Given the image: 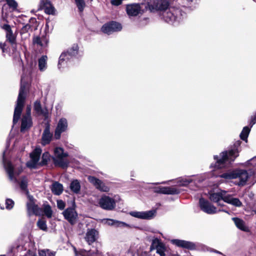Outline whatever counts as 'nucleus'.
<instances>
[{
	"label": "nucleus",
	"instance_id": "nucleus-1",
	"mask_svg": "<svg viewBox=\"0 0 256 256\" xmlns=\"http://www.w3.org/2000/svg\"><path fill=\"white\" fill-rule=\"evenodd\" d=\"M29 92L28 82L21 83L17 98V122L20 120V131L24 133L28 131L33 126L32 116V107L30 104L26 106V111L22 114L25 105L26 94Z\"/></svg>",
	"mask_w": 256,
	"mask_h": 256
},
{
	"label": "nucleus",
	"instance_id": "nucleus-2",
	"mask_svg": "<svg viewBox=\"0 0 256 256\" xmlns=\"http://www.w3.org/2000/svg\"><path fill=\"white\" fill-rule=\"evenodd\" d=\"M241 144L242 142L238 140L235 142L228 150H225L220 153V158L218 156H214V158L216 162L214 164H212L210 166L214 170H216L224 168L227 165L231 164L239 156V152L241 150Z\"/></svg>",
	"mask_w": 256,
	"mask_h": 256
},
{
	"label": "nucleus",
	"instance_id": "nucleus-3",
	"mask_svg": "<svg viewBox=\"0 0 256 256\" xmlns=\"http://www.w3.org/2000/svg\"><path fill=\"white\" fill-rule=\"evenodd\" d=\"M184 13V12L180 8H170L168 10L163 12L162 14H160V16L166 22L172 24L174 22L182 19Z\"/></svg>",
	"mask_w": 256,
	"mask_h": 256
},
{
	"label": "nucleus",
	"instance_id": "nucleus-4",
	"mask_svg": "<svg viewBox=\"0 0 256 256\" xmlns=\"http://www.w3.org/2000/svg\"><path fill=\"white\" fill-rule=\"evenodd\" d=\"M220 176L228 180L238 178L240 179L238 185L242 186L246 184L249 177L247 171L244 170H236L229 172H224L221 174Z\"/></svg>",
	"mask_w": 256,
	"mask_h": 256
},
{
	"label": "nucleus",
	"instance_id": "nucleus-5",
	"mask_svg": "<svg viewBox=\"0 0 256 256\" xmlns=\"http://www.w3.org/2000/svg\"><path fill=\"white\" fill-rule=\"evenodd\" d=\"M78 52L79 47L78 44H74L66 51L62 52L59 58L58 65V68L64 66L70 59L76 57L78 54Z\"/></svg>",
	"mask_w": 256,
	"mask_h": 256
},
{
	"label": "nucleus",
	"instance_id": "nucleus-6",
	"mask_svg": "<svg viewBox=\"0 0 256 256\" xmlns=\"http://www.w3.org/2000/svg\"><path fill=\"white\" fill-rule=\"evenodd\" d=\"M169 248L163 242L162 240L158 238H154L150 245V251L156 250V254L160 256H167L168 254Z\"/></svg>",
	"mask_w": 256,
	"mask_h": 256
},
{
	"label": "nucleus",
	"instance_id": "nucleus-7",
	"mask_svg": "<svg viewBox=\"0 0 256 256\" xmlns=\"http://www.w3.org/2000/svg\"><path fill=\"white\" fill-rule=\"evenodd\" d=\"M122 28V24L118 22L111 20L104 24L101 28V30L107 34L120 31Z\"/></svg>",
	"mask_w": 256,
	"mask_h": 256
},
{
	"label": "nucleus",
	"instance_id": "nucleus-8",
	"mask_svg": "<svg viewBox=\"0 0 256 256\" xmlns=\"http://www.w3.org/2000/svg\"><path fill=\"white\" fill-rule=\"evenodd\" d=\"M199 205L200 210L208 214H214L217 212L216 207L203 198H200Z\"/></svg>",
	"mask_w": 256,
	"mask_h": 256
},
{
	"label": "nucleus",
	"instance_id": "nucleus-9",
	"mask_svg": "<svg viewBox=\"0 0 256 256\" xmlns=\"http://www.w3.org/2000/svg\"><path fill=\"white\" fill-rule=\"evenodd\" d=\"M99 204L102 209L111 210L114 208L116 202L114 198L107 196H104L100 198Z\"/></svg>",
	"mask_w": 256,
	"mask_h": 256
},
{
	"label": "nucleus",
	"instance_id": "nucleus-10",
	"mask_svg": "<svg viewBox=\"0 0 256 256\" xmlns=\"http://www.w3.org/2000/svg\"><path fill=\"white\" fill-rule=\"evenodd\" d=\"M154 192L157 194H178L180 193V190L172 186H157L154 189Z\"/></svg>",
	"mask_w": 256,
	"mask_h": 256
},
{
	"label": "nucleus",
	"instance_id": "nucleus-11",
	"mask_svg": "<svg viewBox=\"0 0 256 256\" xmlns=\"http://www.w3.org/2000/svg\"><path fill=\"white\" fill-rule=\"evenodd\" d=\"M99 238V232L95 228H88L84 237L85 240L89 245L98 241Z\"/></svg>",
	"mask_w": 256,
	"mask_h": 256
},
{
	"label": "nucleus",
	"instance_id": "nucleus-12",
	"mask_svg": "<svg viewBox=\"0 0 256 256\" xmlns=\"http://www.w3.org/2000/svg\"><path fill=\"white\" fill-rule=\"evenodd\" d=\"M171 242L172 244L176 245L178 247L188 249V250H192L196 249V244L191 242L178 239H174L171 240Z\"/></svg>",
	"mask_w": 256,
	"mask_h": 256
},
{
	"label": "nucleus",
	"instance_id": "nucleus-13",
	"mask_svg": "<svg viewBox=\"0 0 256 256\" xmlns=\"http://www.w3.org/2000/svg\"><path fill=\"white\" fill-rule=\"evenodd\" d=\"M62 214L64 218L67 220L72 225L76 223V220L77 218V213L74 210L69 207L66 208L63 212Z\"/></svg>",
	"mask_w": 256,
	"mask_h": 256
},
{
	"label": "nucleus",
	"instance_id": "nucleus-14",
	"mask_svg": "<svg viewBox=\"0 0 256 256\" xmlns=\"http://www.w3.org/2000/svg\"><path fill=\"white\" fill-rule=\"evenodd\" d=\"M88 180L96 189L102 192L108 191V188L98 178L90 176L88 177Z\"/></svg>",
	"mask_w": 256,
	"mask_h": 256
},
{
	"label": "nucleus",
	"instance_id": "nucleus-15",
	"mask_svg": "<svg viewBox=\"0 0 256 256\" xmlns=\"http://www.w3.org/2000/svg\"><path fill=\"white\" fill-rule=\"evenodd\" d=\"M88 180L96 189L102 192L108 191V188L98 178L90 176L88 177Z\"/></svg>",
	"mask_w": 256,
	"mask_h": 256
},
{
	"label": "nucleus",
	"instance_id": "nucleus-16",
	"mask_svg": "<svg viewBox=\"0 0 256 256\" xmlns=\"http://www.w3.org/2000/svg\"><path fill=\"white\" fill-rule=\"evenodd\" d=\"M88 180L96 189L102 192L108 191V188L98 178L90 176L88 177Z\"/></svg>",
	"mask_w": 256,
	"mask_h": 256
},
{
	"label": "nucleus",
	"instance_id": "nucleus-17",
	"mask_svg": "<svg viewBox=\"0 0 256 256\" xmlns=\"http://www.w3.org/2000/svg\"><path fill=\"white\" fill-rule=\"evenodd\" d=\"M3 161L4 166L7 172L9 180L14 182H16V178L15 176L14 167L12 165L11 163L6 161L4 158V152L3 155Z\"/></svg>",
	"mask_w": 256,
	"mask_h": 256
},
{
	"label": "nucleus",
	"instance_id": "nucleus-18",
	"mask_svg": "<svg viewBox=\"0 0 256 256\" xmlns=\"http://www.w3.org/2000/svg\"><path fill=\"white\" fill-rule=\"evenodd\" d=\"M226 192L225 190H221L220 192H214L212 191H210L208 192L209 194V199L210 201L216 202L218 204V206H222L223 204H221L220 203V200H223L224 201Z\"/></svg>",
	"mask_w": 256,
	"mask_h": 256
},
{
	"label": "nucleus",
	"instance_id": "nucleus-19",
	"mask_svg": "<svg viewBox=\"0 0 256 256\" xmlns=\"http://www.w3.org/2000/svg\"><path fill=\"white\" fill-rule=\"evenodd\" d=\"M52 135L50 132V121H48L46 124V128L44 130L42 137V144L46 146L49 144L52 138Z\"/></svg>",
	"mask_w": 256,
	"mask_h": 256
},
{
	"label": "nucleus",
	"instance_id": "nucleus-20",
	"mask_svg": "<svg viewBox=\"0 0 256 256\" xmlns=\"http://www.w3.org/2000/svg\"><path fill=\"white\" fill-rule=\"evenodd\" d=\"M170 0H160L152 6V8L160 11V14H162L163 12L166 11L167 9L170 8Z\"/></svg>",
	"mask_w": 256,
	"mask_h": 256
},
{
	"label": "nucleus",
	"instance_id": "nucleus-21",
	"mask_svg": "<svg viewBox=\"0 0 256 256\" xmlns=\"http://www.w3.org/2000/svg\"><path fill=\"white\" fill-rule=\"evenodd\" d=\"M28 180L26 176H22L19 180H17V184L18 185L21 192L23 194H28Z\"/></svg>",
	"mask_w": 256,
	"mask_h": 256
},
{
	"label": "nucleus",
	"instance_id": "nucleus-22",
	"mask_svg": "<svg viewBox=\"0 0 256 256\" xmlns=\"http://www.w3.org/2000/svg\"><path fill=\"white\" fill-rule=\"evenodd\" d=\"M48 36L47 35L46 33H44V34L41 36H37L33 38L32 42L34 44H37L41 47H46L48 46Z\"/></svg>",
	"mask_w": 256,
	"mask_h": 256
},
{
	"label": "nucleus",
	"instance_id": "nucleus-23",
	"mask_svg": "<svg viewBox=\"0 0 256 256\" xmlns=\"http://www.w3.org/2000/svg\"><path fill=\"white\" fill-rule=\"evenodd\" d=\"M26 208L30 216H40L42 214V208H39L36 203L26 204Z\"/></svg>",
	"mask_w": 256,
	"mask_h": 256
},
{
	"label": "nucleus",
	"instance_id": "nucleus-24",
	"mask_svg": "<svg viewBox=\"0 0 256 256\" xmlns=\"http://www.w3.org/2000/svg\"><path fill=\"white\" fill-rule=\"evenodd\" d=\"M130 215L134 217L141 219H150L154 215V212L150 210L144 212H132L130 213Z\"/></svg>",
	"mask_w": 256,
	"mask_h": 256
},
{
	"label": "nucleus",
	"instance_id": "nucleus-25",
	"mask_svg": "<svg viewBox=\"0 0 256 256\" xmlns=\"http://www.w3.org/2000/svg\"><path fill=\"white\" fill-rule=\"evenodd\" d=\"M140 10V6L138 4H128L126 7L127 14L129 16H136Z\"/></svg>",
	"mask_w": 256,
	"mask_h": 256
},
{
	"label": "nucleus",
	"instance_id": "nucleus-26",
	"mask_svg": "<svg viewBox=\"0 0 256 256\" xmlns=\"http://www.w3.org/2000/svg\"><path fill=\"white\" fill-rule=\"evenodd\" d=\"M40 7L42 9H44L47 14H53L54 12V8L50 0H41Z\"/></svg>",
	"mask_w": 256,
	"mask_h": 256
},
{
	"label": "nucleus",
	"instance_id": "nucleus-27",
	"mask_svg": "<svg viewBox=\"0 0 256 256\" xmlns=\"http://www.w3.org/2000/svg\"><path fill=\"white\" fill-rule=\"evenodd\" d=\"M232 220L238 229L245 232H250L248 227L246 226L245 222L242 219L234 217L232 218Z\"/></svg>",
	"mask_w": 256,
	"mask_h": 256
},
{
	"label": "nucleus",
	"instance_id": "nucleus-28",
	"mask_svg": "<svg viewBox=\"0 0 256 256\" xmlns=\"http://www.w3.org/2000/svg\"><path fill=\"white\" fill-rule=\"evenodd\" d=\"M52 160L54 164L56 166L60 167L63 169H66L69 166V161L68 160H64L63 158H58L52 157Z\"/></svg>",
	"mask_w": 256,
	"mask_h": 256
},
{
	"label": "nucleus",
	"instance_id": "nucleus-29",
	"mask_svg": "<svg viewBox=\"0 0 256 256\" xmlns=\"http://www.w3.org/2000/svg\"><path fill=\"white\" fill-rule=\"evenodd\" d=\"M224 202L238 207L242 206V202L238 198H232L230 195L226 196Z\"/></svg>",
	"mask_w": 256,
	"mask_h": 256
},
{
	"label": "nucleus",
	"instance_id": "nucleus-30",
	"mask_svg": "<svg viewBox=\"0 0 256 256\" xmlns=\"http://www.w3.org/2000/svg\"><path fill=\"white\" fill-rule=\"evenodd\" d=\"M51 190L54 194L59 196L63 192V186L60 182H55L52 184Z\"/></svg>",
	"mask_w": 256,
	"mask_h": 256
},
{
	"label": "nucleus",
	"instance_id": "nucleus-31",
	"mask_svg": "<svg viewBox=\"0 0 256 256\" xmlns=\"http://www.w3.org/2000/svg\"><path fill=\"white\" fill-rule=\"evenodd\" d=\"M4 28L6 31V38L12 44H15V36L12 35L11 28L9 25L5 24L3 26Z\"/></svg>",
	"mask_w": 256,
	"mask_h": 256
},
{
	"label": "nucleus",
	"instance_id": "nucleus-32",
	"mask_svg": "<svg viewBox=\"0 0 256 256\" xmlns=\"http://www.w3.org/2000/svg\"><path fill=\"white\" fill-rule=\"evenodd\" d=\"M42 149L36 147L30 154V159L38 162L42 154Z\"/></svg>",
	"mask_w": 256,
	"mask_h": 256
},
{
	"label": "nucleus",
	"instance_id": "nucleus-33",
	"mask_svg": "<svg viewBox=\"0 0 256 256\" xmlns=\"http://www.w3.org/2000/svg\"><path fill=\"white\" fill-rule=\"evenodd\" d=\"M70 189L74 193L79 194L80 190V184L78 180H72L70 184Z\"/></svg>",
	"mask_w": 256,
	"mask_h": 256
},
{
	"label": "nucleus",
	"instance_id": "nucleus-34",
	"mask_svg": "<svg viewBox=\"0 0 256 256\" xmlns=\"http://www.w3.org/2000/svg\"><path fill=\"white\" fill-rule=\"evenodd\" d=\"M67 128H68L67 120L65 118H61L59 120L56 128L64 132L66 130Z\"/></svg>",
	"mask_w": 256,
	"mask_h": 256
},
{
	"label": "nucleus",
	"instance_id": "nucleus-35",
	"mask_svg": "<svg viewBox=\"0 0 256 256\" xmlns=\"http://www.w3.org/2000/svg\"><path fill=\"white\" fill-rule=\"evenodd\" d=\"M50 155L48 152H45L42 154V160L39 162L38 166H46L50 160Z\"/></svg>",
	"mask_w": 256,
	"mask_h": 256
},
{
	"label": "nucleus",
	"instance_id": "nucleus-36",
	"mask_svg": "<svg viewBox=\"0 0 256 256\" xmlns=\"http://www.w3.org/2000/svg\"><path fill=\"white\" fill-rule=\"evenodd\" d=\"M42 212L48 218H51L52 216V208L48 204H44L42 206Z\"/></svg>",
	"mask_w": 256,
	"mask_h": 256
},
{
	"label": "nucleus",
	"instance_id": "nucleus-37",
	"mask_svg": "<svg viewBox=\"0 0 256 256\" xmlns=\"http://www.w3.org/2000/svg\"><path fill=\"white\" fill-rule=\"evenodd\" d=\"M47 58H48L46 56H42L40 58H39L38 68L40 71H44L46 68Z\"/></svg>",
	"mask_w": 256,
	"mask_h": 256
},
{
	"label": "nucleus",
	"instance_id": "nucleus-38",
	"mask_svg": "<svg viewBox=\"0 0 256 256\" xmlns=\"http://www.w3.org/2000/svg\"><path fill=\"white\" fill-rule=\"evenodd\" d=\"M250 127L248 126H246L243 128L240 135L241 140L247 142L248 138L250 134Z\"/></svg>",
	"mask_w": 256,
	"mask_h": 256
},
{
	"label": "nucleus",
	"instance_id": "nucleus-39",
	"mask_svg": "<svg viewBox=\"0 0 256 256\" xmlns=\"http://www.w3.org/2000/svg\"><path fill=\"white\" fill-rule=\"evenodd\" d=\"M37 226L38 228L44 231L48 230L46 222L44 218L40 219L37 222Z\"/></svg>",
	"mask_w": 256,
	"mask_h": 256
},
{
	"label": "nucleus",
	"instance_id": "nucleus-40",
	"mask_svg": "<svg viewBox=\"0 0 256 256\" xmlns=\"http://www.w3.org/2000/svg\"><path fill=\"white\" fill-rule=\"evenodd\" d=\"M75 3L80 12H83L86 6V3L84 0H74Z\"/></svg>",
	"mask_w": 256,
	"mask_h": 256
},
{
	"label": "nucleus",
	"instance_id": "nucleus-41",
	"mask_svg": "<svg viewBox=\"0 0 256 256\" xmlns=\"http://www.w3.org/2000/svg\"><path fill=\"white\" fill-rule=\"evenodd\" d=\"M34 109L38 114L44 110L42 108L40 100H36L34 102Z\"/></svg>",
	"mask_w": 256,
	"mask_h": 256
},
{
	"label": "nucleus",
	"instance_id": "nucleus-42",
	"mask_svg": "<svg viewBox=\"0 0 256 256\" xmlns=\"http://www.w3.org/2000/svg\"><path fill=\"white\" fill-rule=\"evenodd\" d=\"M30 26L31 31L37 29L38 26V22L36 18H32L28 20Z\"/></svg>",
	"mask_w": 256,
	"mask_h": 256
},
{
	"label": "nucleus",
	"instance_id": "nucleus-43",
	"mask_svg": "<svg viewBox=\"0 0 256 256\" xmlns=\"http://www.w3.org/2000/svg\"><path fill=\"white\" fill-rule=\"evenodd\" d=\"M38 162L34 161L32 159L28 162L26 164V166L28 168L31 169H36L38 168Z\"/></svg>",
	"mask_w": 256,
	"mask_h": 256
},
{
	"label": "nucleus",
	"instance_id": "nucleus-44",
	"mask_svg": "<svg viewBox=\"0 0 256 256\" xmlns=\"http://www.w3.org/2000/svg\"><path fill=\"white\" fill-rule=\"evenodd\" d=\"M5 204L6 208L7 210H10L14 207V202L11 199L8 198L6 200Z\"/></svg>",
	"mask_w": 256,
	"mask_h": 256
},
{
	"label": "nucleus",
	"instance_id": "nucleus-45",
	"mask_svg": "<svg viewBox=\"0 0 256 256\" xmlns=\"http://www.w3.org/2000/svg\"><path fill=\"white\" fill-rule=\"evenodd\" d=\"M29 30H31L30 26V24H26L24 26H23L22 28H21L20 34H25L28 32Z\"/></svg>",
	"mask_w": 256,
	"mask_h": 256
},
{
	"label": "nucleus",
	"instance_id": "nucleus-46",
	"mask_svg": "<svg viewBox=\"0 0 256 256\" xmlns=\"http://www.w3.org/2000/svg\"><path fill=\"white\" fill-rule=\"evenodd\" d=\"M66 206V203L62 200H57V207L58 209L62 210Z\"/></svg>",
	"mask_w": 256,
	"mask_h": 256
},
{
	"label": "nucleus",
	"instance_id": "nucleus-47",
	"mask_svg": "<svg viewBox=\"0 0 256 256\" xmlns=\"http://www.w3.org/2000/svg\"><path fill=\"white\" fill-rule=\"evenodd\" d=\"M64 151V148L60 147H56L54 148V154L55 156L56 157V158H58V155H61V152Z\"/></svg>",
	"mask_w": 256,
	"mask_h": 256
},
{
	"label": "nucleus",
	"instance_id": "nucleus-48",
	"mask_svg": "<svg viewBox=\"0 0 256 256\" xmlns=\"http://www.w3.org/2000/svg\"><path fill=\"white\" fill-rule=\"evenodd\" d=\"M39 114L42 115L44 117V120L46 121H50V120H48L49 118V114H48V110L46 108L42 112Z\"/></svg>",
	"mask_w": 256,
	"mask_h": 256
},
{
	"label": "nucleus",
	"instance_id": "nucleus-49",
	"mask_svg": "<svg viewBox=\"0 0 256 256\" xmlns=\"http://www.w3.org/2000/svg\"><path fill=\"white\" fill-rule=\"evenodd\" d=\"M27 196L28 198V202L26 204H34L36 202V200L34 198L33 196L30 194V192L28 191V194H24Z\"/></svg>",
	"mask_w": 256,
	"mask_h": 256
},
{
	"label": "nucleus",
	"instance_id": "nucleus-50",
	"mask_svg": "<svg viewBox=\"0 0 256 256\" xmlns=\"http://www.w3.org/2000/svg\"><path fill=\"white\" fill-rule=\"evenodd\" d=\"M63 132L62 130H57L56 128L54 132V138L56 140H59L60 138L61 134Z\"/></svg>",
	"mask_w": 256,
	"mask_h": 256
},
{
	"label": "nucleus",
	"instance_id": "nucleus-51",
	"mask_svg": "<svg viewBox=\"0 0 256 256\" xmlns=\"http://www.w3.org/2000/svg\"><path fill=\"white\" fill-rule=\"evenodd\" d=\"M8 4L12 8V9L14 10L16 8V2L14 0H6Z\"/></svg>",
	"mask_w": 256,
	"mask_h": 256
},
{
	"label": "nucleus",
	"instance_id": "nucleus-52",
	"mask_svg": "<svg viewBox=\"0 0 256 256\" xmlns=\"http://www.w3.org/2000/svg\"><path fill=\"white\" fill-rule=\"evenodd\" d=\"M256 123V112L255 113L254 116H252L249 125H250V128H252Z\"/></svg>",
	"mask_w": 256,
	"mask_h": 256
},
{
	"label": "nucleus",
	"instance_id": "nucleus-53",
	"mask_svg": "<svg viewBox=\"0 0 256 256\" xmlns=\"http://www.w3.org/2000/svg\"><path fill=\"white\" fill-rule=\"evenodd\" d=\"M122 0H111L110 3L112 5L115 6H118L122 3Z\"/></svg>",
	"mask_w": 256,
	"mask_h": 256
},
{
	"label": "nucleus",
	"instance_id": "nucleus-54",
	"mask_svg": "<svg viewBox=\"0 0 256 256\" xmlns=\"http://www.w3.org/2000/svg\"><path fill=\"white\" fill-rule=\"evenodd\" d=\"M111 221H112V224H114V223H116V224H118L117 225L118 226H128V224H126V223L124 222H120L118 221H114L113 220H110Z\"/></svg>",
	"mask_w": 256,
	"mask_h": 256
},
{
	"label": "nucleus",
	"instance_id": "nucleus-55",
	"mask_svg": "<svg viewBox=\"0 0 256 256\" xmlns=\"http://www.w3.org/2000/svg\"><path fill=\"white\" fill-rule=\"evenodd\" d=\"M152 252L150 251V248L148 252H142V256H156L155 254H152Z\"/></svg>",
	"mask_w": 256,
	"mask_h": 256
},
{
	"label": "nucleus",
	"instance_id": "nucleus-56",
	"mask_svg": "<svg viewBox=\"0 0 256 256\" xmlns=\"http://www.w3.org/2000/svg\"><path fill=\"white\" fill-rule=\"evenodd\" d=\"M39 256H47V251L46 250H38Z\"/></svg>",
	"mask_w": 256,
	"mask_h": 256
},
{
	"label": "nucleus",
	"instance_id": "nucleus-57",
	"mask_svg": "<svg viewBox=\"0 0 256 256\" xmlns=\"http://www.w3.org/2000/svg\"><path fill=\"white\" fill-rule=\"evenodd\" d=\"M74 249L75 254L76 255L80 254V255L82 256V255H84V254L85 252L84 250H80V251H78L75 247H74Z\"/></svg>",
	"mask_w": 256,
	"mask_h": 256
},
{
	"label": "nucleus",
	"instance_id": "nucleus-58",
	"mask_svg": "<svg viewBox=\"0 0 256 256\" xmlns=\"http://www.w3.org/2000/svg\"><path fill=\"white\" fill-rule=\"evenodd\" d=\"M24 256H36V255L29 250L26 252V253Z\"/></svg>",
	"mask_w": 256,
	"mask_h": 256
},
{
	"label": "nucleus",
	"instance_id": "nucleus-59",
	"mask_svg": "<svg viewBox=\"0 0 256 256\" xmlns=\"http://www.w3.org/2000/svg\"><path fill=\"white\" fill-rule=\"evenodd\" d=\"M68 152H64V151H62V152H61V155H58V158H64L68 157Z\"/></svg>",
	"mask_w": 256,
	"mask_h": 256
},
{
	"label": "nucleus",
	"instance_id": "nucleus-60",
	"mask_svg": "<svg viewBox=\"0 0 256 256\" xmlns=\"http://www.w3.org/2000/svg\"><path fill=\"white\" fill-rule=\"evenodd\" d=\"M47 256H55V252H51L49 249H46Z\"/></svg>",
	"mask_w": 256,
	"mask_h": 256
},
{
	"label": "nucleus",
	"instance_id": "nucleus-61",
	"mask_svg": "<svg viewBox=\"0 0 256 256\" xmlns=\"http://www.w3.org/2000/svg\"><path fill=\"white\" fill-rule=\"evenodd\" d=\"M16 122V106L14 108V117H13L14 124H15Z\"/></svg>",
	"mask_w": 256,
	"mask_h": 256
},
{
	"label": "nucleus",
	"instance_id": "nucleus-62",
	"mask_svg": "<svg viewBox=\"0 0 256 256\" xmlns=\"http://www.w3.org/2000/svg\"><path fill=\"white\" fill-rule=\"evenodd\" d=\"M4 44L0 42V48L2 50V52H4Z\"/></svg>",
	"mask_w": 256,
	"mask_h": 256
},
{
	"label": "nucleus",
	"instance_id": "nucleus-63",
	"mask_svg": "<svg viewBox=\"0 0 256 256\" xmlns=\"http://www.w3.org/2000/svg\"><path fill=\"white\" fill-rule=\"evenodd\" d=\"M214 252H216V253L221 254V252H218V250H214Z\"/></svg>",
	"mask_w": 256,
	"mask_h": 256
},
{
	"label": "nucleus",
	"instance_id": "nucleus-64",
	"mask_svg": "<svg viewBox=\"0 0 256 256\" xmlns=\"http://www.w3.org/2000/svg\"><path fill=\"white\" fill-rule=\"evenodd\" d=\"M0 208L2 210H4V206H2V204H0Z\"/></svg>",
	"mask_w": 256,
	"mask_h": 256
}]
</instances>
